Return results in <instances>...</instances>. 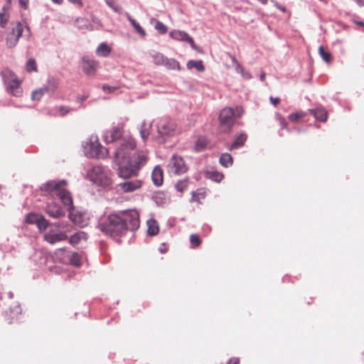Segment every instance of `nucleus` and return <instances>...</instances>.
<instances>
[{
    "instance_id": "72a5a7b5",
    "label": "nucleus",
    "mask_w": 364,
    "mask_h": 364,
    "mask_svg": "<svg viewBox=\"0 0 364 364\" xmlns=\"http://www.w3.org/2000/svg\"><path fill=\"white\" fill-rule=\"evenodd\" d=\"M306 113H304L303 112H295V113L290 114L288 116V119L291 122H297L301 119H302L304 117H306Z\"/></svg>"
},
{
    "instance_id": "473e14b6",
    "label": "nucleus",
    "mask_w": 364,
    "mask_h": 364,
    "mask_svg": "<svg viewBox=\"0 0 364 364\" xmlns=\"http://www.w3.org/2000/svg\"><path fill=\"white\" fill-rule=\"evenodd\" d=\"M70 263L75 267H80L81 265L80 255L77 252H72L70 257Z\"/></svg>"
},
{
    "instance_id": "864d4df0",
    "label": "nucleus",
    "mask_w": 364,
    "mask_h": 364,
    "mask_svg": "<svg viewBox=\"0 0 364 364\" xmlns=\"http://www.w3.org/2000/svg\"><path fill=\"white\" fill-rule=\"evenodd\" d=\"M28 0H19V3L21 6L24 9H26Z\"/></svg>"
},
{
    "instance_id": "c756f323",
    "label": "nucleus",
    "mask_w": 364,
    "mask_h": 364,
    "mask_svg": "<svg viewBox=\"0 0 364 364\" xmlns=\"http://www.w3.org/2000/svg\"><path fill=\"white\" fill-rule=\"evenodd\" d=\"M187 67L188 69H192V68H195L198 71H203L204 70V66H203V62L201 60H199V61L189 60L187 63Z\"/></svg>"
},
{
    "instance_id": "5fc2aeb1",
    "label": "nucleus",
    "mask_w": 364,
    "mask_h": 364,
    "mask_svg": "<svg viewBox=\"0 0 364 364\" xmlns=\"http://www.w3.org/2000/svg\"><path fill=\"white\" fill-rule=\"evenodd\" d=\"M360 6H364V3L362 0H354Z\"/></svg>"
},
{
    "instance_id": "6ab92c4d",
    "label": "nucleus",
    "mask_w": 364,
    "mask_h": 364,
    "mask_svg": "<svg viewBox=\"0 0 364 364\" xmlns=\"http://www.w3.org/2000/svg\"><path fill=\"white\" fill-rule=\"evenodd\" d=\"M309 111L311 114H312L317 120L321 122H324L326 121L328 114L325 109L318 107L316 109H310Z\"/></svg>"
},
{
    "instance_id": "680f3d73",
    "label": "nucleus",
    "mask_w": 364,
    "mask_h": 364,
    "mask_svg": "<svg viewBox=\"0 0 364 364\" xmlns=\"http://www.w3.org/2000/svg\"><path fill=\"white\" fill-rule=\"evenodd\" d=\"M27 31L28 32V36H30V28L29 27L26 26Z\"/></svg>"
},
{
    "instance_id": "052dcab7",
    "label": "nucleus",
    "mask_w": 364,
    "mask_h": 364,
    "mask_svg": "<svg viewBox=\"0 0 364 364\" xmlns=\"http://www.w3.org/2000/svg\"><path fill=\"white\" fill-rule=\"evenodd\" d=\"M319 1L324 3L325 4H328V0H319Z\"/></svg>"
},
{
    "instance_id": "f3484780",
    "label": "nucleus",
    "mask_w": 364,
    "mask_h": 364,
    "mask_svg": "<svg viewBox=\"0 0 364 364\" xmlns=\"http://www.w3.org/2000/svg\"><path fill=\"white\" fill-rule=\"evenodd\" d=\"M151 178L155 186H160L162 185L164 181V172L160 166H157L154 167L152 171Z\"/></svg>"
},
{
    "instance_id": "393cba45",
    "label": "nucleus",
    "mask_w": 364,
    "mask_h": 364,
    "mask_svg": "<svg viewBox=\"0 0 364 364\" xmlns=\"http://www.w3.org/2000/svg\"><path fill=\"white\" fill-rule=\"evenodd\" d=\"M164 66H165L168 70H181V65L179 62L173 58H166L165 61L164 63Z\"/></svg>"
},
{
    "instance_id": "8fccbe9b",
    "label": "nucleus",
    "mask_w": 364,
    "mask_h": 364,
    "mask_svg": "<svg viewBox=\"0 0 364 364\" xmlns=\"http://www.w3.org/2000/svg\"><path fill=\"white\" fill-rule=\"evenodd\" d=\"M102 90L105 92H112L114 91L115 90H117V87H110V86H108V85H103L102 86Z\"/></svg>"
},
{
    "instance_id": "13d9d810",
    "label": "nucleus",
    "mask_w": 364,
    "mask_h": 364,
    "mask_svg": "<svg viewBox=\"0 0 364 364\" xmlns=\"http://www.w3.org/2000/svg\"><path fill=\"white\" fill-rule=\"evenodd\" d=\"M264 78H265V73H264V72H263V73H262L260 74V80H261L262 81H264Z\"/></svg>"
},
{
    "instance_id": "7c9ffc66",
    "label": "nucleus",
    "mask_w": 364,
    "mask_h": 364,
    "mask_svg": "<svg viewBox=\"0 0 364 364\" xmlns=\"http://www.w3.org/2000/svg\"><path fill=\"white\" fill-rule=\"evenodd\" d=\"M166 58V56L160 53H155L152 55L153 62L156 65H163Z\"/></svg>"
},
{
    "instance_id": "aec40b11",
    "label": "nucleus",
    "mask_w": 364,
    "mask_h": 364,
    "mask_svg": "<svg viewBox=\"0 0 364 364\" xmlns=\"http://www.w3.org/2000/svg\"><path fill=\"white\" fill-rule=\"evenodd\" d=\"M111 48L106 43H102L96 49V55L99 57H107L111 53Z\"/></svg>"
},
{
    "instance_id": "a18cd8bd",
    "label": "nucleus",
    "mask_w": 364,
    "mask_h": 364,
    "mask_svg": "<svg viewBox=\"0 0 364 364\" xmlns=\"http://www.w3.org/2000/svg\"><path fill=\"white\" fill-rule=\"evenodd\" d=\"M105 2L115 13L121 12V8L116 4L114 0H105Z\"/></svg>"
},
{
    "instance_id": "bf43d9fd",
    "label": "nucleus",
    "mask_w": 364,
    "mask_h": 364,
    "mask_svg": "<svg viewBox=\"0 0 364 364\" xmlns=\"http://www.w3.org/2000/svg\"><path fill=\"white\" fill-rule=\"evenodd\" d=\"M258 1H260L262 4H266L267 3L268 0H258Z\"/></svg>"
},
{
    "instance_id": "f257e3e1",
    "label": "nucleus",
    "mask_w": 364,
    "mask_h": 364,
    "mask_svg": "<svg viewBox=\"0 0 364 364\" xmlns=\"http://www.w3.org/2000/svg\"><path fill=\"white\" fill-rule=\"evenodd\" d=\"M136 146L132 136L124 137L114 152V162L117 164V175L122 178L136 176L139 170L149 160L147 150L133 152Z\"/></svg>"
},
{
    "instance_id": "cd10ccee",
    "label": "nucleus",
    "mask_w": 364,
    "mask_h": 364,
    "mask_svg": "<svg viewBox=\"0 0 364 364\" xmlns=\"http://www.w3.org/2000/svg\"><path fill=\"white\" fill-rule=\"evenodd\" d=\"M207 176L208 178L215 182H220L224 178V175L222 173L215 171L207 172Z\"/></svg>"
},
{
    "instance_id": "dca6fc26",
    "label": "nucleus",
    "mask_w": 364,
    "mask_h": 364,
    "mask_svg": "<svg viewBox=\"0 0 364 364\" xmlns=\"http://www.w3.org/2000/svg\"><path fill=\"white\" fill-rule=\"evenodd\" d=\"M46 213L50 217L53 218H58L64 215V212L62 208L54 202L48 203Z\"/></svg>"
},
{
    "instance_id": "f03ea898",
    "label": "nucleus",
    "mask_w": 364,
    "mask_h": 364,
    "mask_svg": "<svg viewBox=\"0 0 364 364\" xmlns=\"http://www.w3.org/2000/svg\"><path fill=\"white\" fill-rule=\"evenodd\" d=\"M139 215L135 210H127L109 214L106 220L99 224V229L105 235L115 237L128 230L134 231L139 227Z\"/></svg>"
},
{
    "instance_id": "20e7f679",
    "label": "nucleus",
    "mask_w": 364,
    "mask_h": 364,
    "mask_svg": "<svg viewBox=\"0 0 364 364\" xmlns=\"http://www.w3.org/2000/svg\"><path fill=\"white\" fill-rule=\"evenodd\" d=\"M236 112L240 115L243 112L242 108L241 107H236L235 109L225 107L221 110L219 121L222 132L228 133L231 130L235 122Z\"/></svg>"
},
{
    "instance_id": "f8f14e48",
    "label": "nucleus",
    "mask_w": 364,
    "mask_h": 364,
    "mask_svg": "<svg viewBox=\"0 0 364 364\" xmlns=\"http://www.w3.org/2000/svg\"><path fill=\"white\" fill-rule=\"evenodd\" d=\"M123 134V127L117 126L105 132L103 138L107 144H110L119 139Z\"/></svg>"
},
{
    "instance_id": "603ef678",
    "label": "nucleus",
    "mask_w": 364,
    "mask_h": 364,
    "mask_svg": "<svg viewBox=\"0 0 364 364\" xmlns=\"http://www.w3.org/2000/svg\"><path fill=\"white\" fill-rule=\"evenodd\" d=\"M72 4H76L79 6L82 7L83 6V3L82 0H68Z\"/></svg>"
},
{
    "instance_id": "f704fd0d",
    "label": "nucleus",
    "mask_w": 364,
    "mask_h": 364,
    "mask_svg": "<svg viewBox=\"0 0 364 364\" xmlns=\"http://www.w3.org/2000/svg\"><path fill=\"white\" fill-rule=\"evenodd\" d=\"M36 225H37L38 228L42 231V230H46L48 228V227L49 225V223L43 215H41V216L36 223Z\"/></svg>"
},
{
    "instance_id": "0e129e2a",
    "label": "nucleus",
    "mask_w": 364,
    "mask_h": 364,
    "mask_svg": "<svg viewBox=\"0 0 364 364\" xmlns=\"http://www.w3.org/2000/svg\"><path fill=\"white\" fill-rule=\"evenodd\" d=\"M247 77H250V75L249 73H247Z\"/></svg>"
},
{
    "instance_id": "7ed1b4c3",
    "label": "nucleus",
    "mask_w": 364,
    "mask_h": 364,
    "mask_svg": "<svg viewBox=\"0 0 364 364\" xmlns=\"http://www.w3.org/2000/svg\"><path fill=\"white\" fill-rule=\"evenodd\" d=\"M67 184L66 181L62 180L59 182L50 181L43 184L42 190L46 193L50 194L52 197H58L63 204L69 210L73 208V200L70 193L65 189L63 188V186Z\"/></svg>"
},
{
    "instance_id": "49530a36",
    "label": "nucleus",
    "mask_w": 364,
    "mask_h": 364,
    "mask_svg": "<svg viewBox=\"0 0 364 364\" xmlns=\"http://www.w3.org/2000/svg\"><path fill=\"white\" fill-rule=\"evenodd\" d=\"M9 21V16L4 12H0V27L4 28Z\"/></svg>"
},
{
    "instance_id": "2eb2a0df",
    "label": "nucleus",
    "mask_w": 364,
    "mask_h": 364,
    "mask_svg": "<svg viewBox=\"0 0 364 364\" xmlns=\"http://www.w3.org/2000/svg\"><path fill=\"white\" fill-rule=\"evenodd\" d=\"M43 237L47 242L53 245L58 242L65 240L68 236L64 232H55L50 231L46 233Z\"/></svg>"
},
{
    "instance_id": "2f4dec72",
    "label": "nucleus",
    "mask_w": 364,
    "mask_h": 364,
    "mask_svg": "<svg viewBox=\"0 0 364 364\" xmlns=\"http://www.w3.org/2000/svg\"><path fill=\"white\" fill-rule=\"evenodd\" d=\"M48 91V89L46 87L35 90L32 92L31 98L33 100H40L43 95H44Z\"/></svg>"
},
{
    "instance_id": "c9c22d12",
    "label": "nucleus",
    "mask_w": 364,
    "mask_h": 364,
    "mask_svg": "<svg viewBox=\"0 0 364 364\" xmlns=\"http://www.w3.org/2000/svg\"><path fill=\"white\" fill-rule=\"evenodd\" d=\"M26 69L27 72H28V73H31L33 71L36 72L38 70L37 64H36V62L34 58L28 59V60L26 65Z\"/></svg>"
},
{
    "instance_id": "e433bc0d",
    "label": "nucleus",
    "mask_w": 364,
    "mask_h": 364,
    "mask_svg": "<svg viewBox=\"0 0 364 364\" xmlns=\"http://www.w3.org/2000/svg\"><path fill=\"white\" fill-rule=\"evenodd\" d=\"M149 128L150 126L143 124L141 127L140 129V135L142 139L145 141L149 136L150 132H149Z\"/></svg>"
},
{
    "instance_id": "412c9836",
    "label": "nucleus",
    "mask_w": 364,
    "mask_h": 364,
    "mask_svg": "<svg viewBox=\"0 0 364 364\" xmlns=\"http://www.w3.org/2000/svg\"><path fill=\"white\" fill-rule=\"evenodd\" d=\"M247 134L242 133L240 134L233 141V143L230 145L229 150L232 151L233 149H237L245 144V142L247 140Z\"/></svg>"
},
{
    "instance_id": "c03bdc74",
    "label": "nucleus",
    "mask_w": 364,
    "mask_h": 364,
    "mask_svg": "<svg viewBox=\"0 0 364 364\" xmlns=\"http://www.w3.org/2000/svg\"><path fill=\"white\" fill-rule=\"evenodd\" d=\"M155 29L159 31L161 34H164L168 31V28L161 21H156L155 25Z\"/></svg>"
},
{
    "instance_id": "5701e85b",
    "label": "nucleus",
    "mask_w": 364,
    "mask_h": 364,
    "mask_svg": "<svg viewBox=\"0 0 364 364\" xmlns=\"http://www.w3.org/2000/svg\"><path fill=\"white\" fill-rule=\"evenodd\" d=\"M209 141L205 136H199L196 141L194 149L196 151H202L207 148Z\"/></svg>"
},
{
    "instance_id": "a19ab883",
    "label": "nucleus",
    "mask_w": 364,
    "mask_h": 364,
    "mask_svg": "<svg viewBox=\"0 0 364 364\" xmlns=\"http://www.w3.org/2000/svg\"><path fill=\"white\" fill-rule=\"evenodd\" d=\"M187 186H188V181L187 180H181L176 183L175 188L178 191L183 193L187 188Z\"/></svg>"
},
{
    "instance_id": "6e6552de",
    "label": "nucleus",
    "mask_w": 364,
    "mask_h": 364,
    "mask_svg": "<svg viewBox=\"0 0 364 364\" xmlns=\"http://www.w3.org/2000/svg\"><path fill=\"white\" fill-rule=\"evenodd\" d=\"M168 172L171 174L181 175L186 173L188 167L183 158L178 154H173L167 165Z\"/></svg>"
},
{
    "instance_id": "bb28decb",
    "label": "nucleus",
    "mask_w": 364,
    "mask_h": 364,
    "mask_svg": "<svg viewBox=\"0 0 364 364\" xmlns=\"http://www.w3.org/2000/svg\"><path fill=\"white\" fill-rule=\"evenodd\" d=\"M148 226V234L149 235H156L159 232V225L157 222L155 220H149L147 221Z\"/></svg>"
},
{
    "instance_id": "9b49d317",
    "label": "nucleus",
    "mask_w": 364,
    "mask_h": 364,
    "mask_svg": "<svg viewBox=\"0 0 364 364\" xmlns=\"http://www.w3.org/2000/svg\"><path fill=\"white\" fill-rule=\"evenodd\" d=\"M169 36L175 41L188 42L191 46L192 49L198 51V47L196 45L193 38L191 37L186 32L180 30H172L170 31Z\"/></svg>"
},
{
    "instance_id": "4468645a",
    "label": "nucleus",
    "mask_w": 364,
    "mask_h": 364,
    "mask_svg": "<svg viewBox=\"0 0 364 364\" xmlns=\"http://www.w3.org/2000/svg\"><path fill=\"white\" fill-rule=\"evenodd\" d=\"M159 132L161 135H170L176 129V124L173 122L165 119L160 122L158 126Z\"/></svg>"
},
{
    "instance_id": "e2e57ef3",
    "label": "nucleus",
    "mask_w": 364,
    "mask_h": 364,
    "mask_svg": "<svg viewBox=\"0 0 364 364\" xmlns=\"http://www.w3.org/2000/svg\"><path fill=\"white\" fill-rule=\"evenodd\" d=\"M14 314H15V313H14V311H11L10 312V316H13V315H14Z\"/></svg>"
},
{
    "instance_id": "a211bd4d",
    "label": "nucleus",
    "mask_w": 364,
    "mask_h": 364,
    "mask_svg": "<svg viewBox=\"0 0 364 364\" xmlns=\"http://www.w3.org/2000/svg\"><path fill=\"white\" fill-rule=\"evenodd\" d=\"M70 109L64 105H58L51 108L49 110V115L52 117H64L68 114Z\"/></svg>"
},
{
    "instance_id": "de8ad7c7",
    "label": "nucleus",
    "mask_w": 364,
    "mask_h": 364,
    "mask_svg": "<svg viewBox=\"0 0 364 364\" xmlns=\"http://www.w3.org/2000/svg\"><path fill=\"white\" fill-rule=\"evenodd\" d=\"M205 198V195L204 193H195L193 192V196H192V200L193 201H196V202H198L200 203V198Z\"/></svg>"
},
{
    "instance_id": "b1692460",
    "label": "nucleus",
    "mask_w": 364,
    "mask_h": 364,
    "mask_svg": "<svg viewBox=\"0 0 364 364\" xmlns=\"http://www.w3.org/2000/svg\"><path fill=\"white\" fill-rule=\"evenodd\" d=\"M126 16L130 23L134 28L135 31L138 33L141 36L145 37L146 32L144 29L139 25V23H137L133 18H132V16L128 13L126 14Z\"/></svg>"
},
{
    "instance_id": "9d476101",
    "label": "nucleus",
    "mask_w": 364,
    "mask_h": 364,
    "mask_svg": "<svg viewBox=\"0 0 364 364\" xmlns=\"http://www.w3.org/2000/svg\"><path fill=\"white\" fill-rule=\"evenodd\" d=\"M99 67V62L84 56L82 59V68L83 72L88 76H95Z\"/></svg>"
},
{
    "instance_id": "3c124183",
    "label": "nucleus",
    "mask_w": 364,
    "mask_h": 364,
    "mask_svg": "<svg viewBox=\"0 0 364 364\" xmlns=\"http://www.w3.org/2000/svg\"><path fill=\"white\" fill-rule=\"evenodd\" d=\"M240 359L238 358H230L227 364H239Z\"/></svg>"
},
{
    "instance_id": "09e8293b",
    "label": "nucleus",
    "mask_w": 364,
    "mask_h": 364,
    "mask_svg": "<svg viewBox=\"0 0 364 364\" xmlns=\"http://www.w3.org/2000/svg\"><path fill=\"white\" fill-rule=\"evenodd\" d=\"M269 100L274 107H277L280 102V99L279 97H274L272 96L269 97Z\"/></svg>"
},
{
    "instance_id": "39448f33",
    "label": "nucleus",
    "mask_w": 364,
    "mask_h": 364,
    "mask_svg": "<svg viewBox=\"0 0 364 364\" xmlns=\"http://www.w3.org/2000/svg\"><path fill=\"white\" fill-rule=\"evenodd\" d=\"M87 176L90 181L99 186H107L112 183L109 173L101 166H95L87 170Z\"/></svg>"
},
{
    "instance_id": "37998d69",
    "label": "nucleus",
    "mask_w": 364,
    "mask_h": 364,
    "mask_svg": "<svg viewBox=\"0 0 364 364\" xmlns=\"http://www.w3.org/2000/svg\"><path fill=\"white\" fill-rule=\"evenodd\" d=\"M236 70L245 76L244 69L234 55H230Z\"/></svg>"
},
{
    "instance_id": "79ce46f5",
    "label": "nucleus",
    "mask_w": 364,
    "mask_h": 364,
    "mask_svg": "<svg viewBox=\"0 0 364 364\" xmlns=\"http://www.w3.org/2000/svg\"><path fill=\"white\" fill-rule=\"evenodd\" d=\"M236 70L245 76L244 69L234 55H230Z\"/></svg>"
},
{
    "instance_id": "4c0bfd02",
    "label": "nucleus",
    "mask_w": 364,
    "mask_h": 364,
    "mask_svg": "<svg viewBox=\"0 0 364 364\" xmlns=\"http://www.w3.org/2000/svg\"><path fill=\"white\" fill-rule=\"evenodd\" d=\"M41 215L35 214V213H28L26 217V222L28 224H36L37 223Z\"/></svg>"
},
{
    "instance_id": "423d86ee",
    "label": "nucleus",
    "mask_w": 364,
    "mask_h": 364,
    "mask_svg": "<svg viewBox=\"0 0 364 364\" xmlns=\"http://www.w3.org/2000/svg\"><path fill=\"white\" fill-rule=\"evenodd\" d=\"M2 77L4 82L8 85L10 92L14 95L18 97L22 91L20 88L21 81L17 78L16 75L9 70L2 71Z\"/></svg>"
},
{
    "instance_id": "a878e982",
    "label": "nucleus",
    "mask_w": 364,
    "mask_h": 364,
    "mask_svg": "<svg viewBox=\"0 0 364 364\" xmlns=\"http://www.w3.org/2000/svg\"><path fill=\"white\" fill-rule=\"evenodd\" d=\"M219 161L223 166L228 168L232 165L233 159L230 154L224 153L221 154Z\"/></svg>"
},
{
    "instance_id": "1a4fd4ad",
    "label": "nucleus",
    "mask_w": 364,
    "mask_h": 364,
    "mask_svg": "<svg viewBox=\"0 0 364 364\" xmlns=\"http://www.w3.org/2000/svg\"><path fill=\"white\" fill-rule=\"evenodd\" d=\"M23 26L21 22H16L12 24L11 30L8 33L6 38V46L14 48L16 46L20 37L22 36Z\"/></svg>"
},
{
    "instance_id": "4d7b16f0",
    "label": "nucleus",
    "mask_w": 364,
    "mask_h": 364,
    "mask_svg": "<svg viewBox=\"0 0 364 364\" xmlns=\"http://www.w3.org/2000/svg\"><path fill=\"white\" fill-rule=\"evenodd\" d=\"M51 1L58 4H61L63 2V0H51Z\"/></svg>"
},
{
    "instance_id": "c85d7f7f",
    "label": "nucleus",
    "mask_w": 364,
    "mask_h": 364,
    "mask_svg": "<svg viewBox=\"0 0 364 364\" xmlns=\"http://www.w3.org/2000/svg\"><path fill=\"white\" fill-rule=\"evenodd\" d=\"M318 53L322 58V59L327 63H331V53L326 51L323 46H320L318 47Z\"/></svg>"
},
{
    "instance_id": "ea45409f",
    "label": "nucleus",
    "mask_w": 364,
    "mask_h": 364,
    "mask_svg": "<svg viewBox=\"0 0 364 364\" xmlns=\"http://www.w3.org/2000/svg\"><path fill=\"white\" fill-rule=\"evenodd\" d=\"M275 118L277 121L279 123L282 129H284L288 130V124L286 121V119L282 117V115L279 113L275 114Z\"/></svg>"
},
{
    "instance_id": "0eeeda50",
    "label": "nucleus",
    "mask_w": 364,
    "mask_h": 364,
    "mask_svg": "<svg viewBox=\"0 0 364 364\" xmlns=\"http://www.w3.org/2000/svg\"><path fill=\"white\" fill-rule=\"evenodd\" d=\"M85 154L88 158L105 159L109 154V151L98 141H90L85 146Z\"/></svg>"
},
{
    "instance_id": "6e6d98bb",
    "label": "nucleus",
    "mask_w": 364,
    "mask_h": 364,
    "mask_svg": "<svg viewBox=\"0 0 364 364\" xmlns=\"http://www.w3.org/2000/svg\"><path fill=\"white\" fill-rule=\"evenodd\" d=\"M65 251V248L59 249V250H58V251L56 252V255L63 254Z\"/></svg>"
},
{
    "instance_id": "4be33fe9",
    "label": "nucleus",
    "mask_w": 364,
    "mask_h": 364,
    "mask_svg": "<svg viewBox=\"0 0 364 364\" xmlns=\"http://www.w3.org/2000/svg\"><path fill=\"white\" fill-rule=\"evenodd\" d=\"M87 240V234L85 232H78L73 235L69 239V243L75 246L77 245L81 240Z\"/></svg>"
},
{
    "instance_id": "58836bf2",
    "label": "nucleus",
    "mask_w": 364,
    "mask_h": 364,
    "mask_svg": "<svg viewBox=\"0 0 364 364\" xmlns=\"http://www.w3.org/2000/svg\"><path fill=\"white\" fill-rule=\"evenodd\" d=\"M190 242L192 248H196L201 244V240L199 236L196 234H192L190 236Z\"/></svg>"
},
{
    "instance_id": "ddd939ff",
    "label": "nucleus",
    "mask_w": 364,
    "mask_h": 364,
    "mask_svg": "<svg viewBox=\"0 0 364 364\" xmlns=\"http://www.w3.org/2000/svg\"><path fill=\"white\" fill-rule=\"evenodd\" d=\"M142 181L140 180L127 181L118 184V188L124 193H131L141 187Z\"/></svg>"
}]
</instances>
